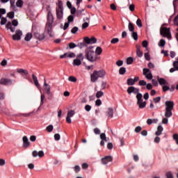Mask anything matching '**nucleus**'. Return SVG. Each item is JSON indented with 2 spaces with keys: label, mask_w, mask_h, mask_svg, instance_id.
<instances>
[{
  "label": "nucleus",
  "mask_w": 178,
  "mask_h": 178,
  "mask_svg": "<svg viewBox=\"0 0 178 178\" xmlns=\"http://www.w3.org/2000/svg\"><path fill=\"white\" fill-rule=\"evenodd\" d=\"M60 59H63V58H76V54L73 52L71 53H65L63 55L60 56Z\"/></svg>",
  "instance_id": "15"
},
{
  "label": "nucleus",
  "mask_w": 178,
  "mask_h": 178,
  "mask_svg": "<svg viewBox=\"0 0 178 178\" xmlns=\"http://www.w3.org/2000/svg\"><path fill=\"white\" fill-rule=\"evenodd\" d=\"M23 140V147L24 148H29V147H30V142L29 141V138H27V136H24L22 138Z\"/></svg>",
  "instance_id": "16"
},
{
  "label": "nucleus",
  "mask_w": 178,
  "mask_h": 178,
  "mask_svg": "<svg viewBox=\"0 0 178 178\" xmlns=\"http://www.w3.org/2000/svg\"><path fill=\"white\" fill-rule=\"evenodd\" d=\"M46 130L48 131V133H52L54 130V125L50 124L46 127Z\"/></svg>",
  "instance_id": "31"
},
{
  "label": "nucleus",
  "mask_w": 178,
  "mask_h": 178,
  "mask_svg": "<svg viewBox=\"0 0 178 178\" xmlns=\"http://www.w3.org/2000/svg\"><path fill=\"white\" fill-rule=\"evenodd\" d=\"M169 90H170V88L168 86V85H165L163 86V91L164 92H166V91H169Z\"/></svg>",
  "instance_id": "53"
},
{
  "label": "nucleus",
  "mask_w": 178,
  "mask_h": 178,
  "mask_svg": "<svg viewBox=\"0 0 178 178\" xmlns=\"http://www.w3.org/2000/svg\"><path fill=\"white\" fill-rule=\"evenodd\" d=\"M95 54H96L97 56H98V55H101L102 54V48L97 47L96 48Z\"/></svg>",
  "instance_id": "26"
},
{
  "label": "nucleus",
  "mask_w": 178,
  "mask_h": 178,
  "mask_svg": "<svg viewBox=\"0 0 178 178\" xmlns=\"http://www.w3.org/2000/svg\"><path fill=\"white\" fill-rule=\"evenodd\" d=\"M153 101H154V104H158L159 102H161V97H157L156 98H154Z\"/></svg>",
  "instance_id": "55"
},
{
  "label": "nucleus",
  "mask_w": 178,
  "mask_h": 178,
  "mask_svg": "<svg viewBox=\"0 0 178 178\" xmlns=\"http://www.w3.org/2000/svg\"><path fill=\"white\" fill-rule=\"evenodd\" d=\"M126 74V68L124 67H122L119 70V74L123 75Z\"/></svg>",
  "instance_id": "32"
},
{
  "label": "nucleus",
  "mask_w": 178,
  "mask_h": 178,
  "mask_svg": "<svg viewBox=\"0 0 178 178\" xmlns=\"http://www.w3.org/2000/svg\"><path fill=\"white\" fill-rule=\"evenodd\" d=\"M131 37L135 41H137V40H138V34L137 33V32L133 31L131 33Z\"/></svg>",
  "instance_id": "29"
},
{
  "label": "nucleus",
  "mask_w": 178,
  "mask_h": 178,
  "mask_svg": "<svg viewBox=\"0 0 178 178\" xmlns=\"http://www.w3.org/2000/svg\"><path fill=\"white\" fill-rule=\"evenodd\" d=\"M69 81H72V83H76L77 81V79L73 76H70L68 78Z\"/></svg>",
  "instance_id": "41"
},
{
  "label": "nucleus",
  "mask_w": 178,
  "mask_h": 178,
  "mask_svg": "<svg viewBox=\"0 0 178 178\" xmlns=\"http://www.w3.org/2000/svg\"><path fill=\"white\" fill-rule=\"evenodd\" d=\"M167 178H173V175H172V172H168L166 173Z\"/></svg>",
  "instance_id": "64"
},
{
  "label": "nucleus",
  "mask_w": 178,
  "mask_h": 178,
  "mask_svg": "<svg viewBox=\"0 0 178 178\" xmlns=\"http://www.w3.org/2000/svg\"><path fill=\"white\" fill-rule=\"evenodd\" d=\"M91 108L92 107L89 104L85 106V111H86V112H90V111H91Z\"/></svg>",
  "instance_id": "56"
},
{
  "label": "nucleus",
  "mask_w": 178,
  "mask_h": 178,
  "mask_svg": "<svg viewBox=\"0 0 178 178\" xmlns=\"http://www.w3.org/2000/svg\"><path fill=\"white\" fill-rule=\"evenodd\" d=\"M102 165H108L109 162L113 161V157L112 156H106L101 159Z\"/></svg>",
  "instance_id": "11"
},
{
  "label": "nucleus",
  "mask_w": 178,
  "mask_h": 178,
  "mask_svg": "<svg viewBox=\"0 0 178 178\" xmlns=\"http://www.w3.org/2000/svg\"><path fill=\"white\" fill-rule=\"evenodd\" d=\"M160 34L163 37H168V40H172V34H170V29L163 27L160 29Z\"/></svg>",
  "instance_id": "5"
},
{
  "label": "nucleus",
  "mask_w": 178,
  "mask_h": 178,
  "mask_svg": "<svg viewBox=\"0 0 178 178\" xmlns=\"http://www.w3.org/2000/svg\"><path fill=\"white\" fill-rule=\"evenodd\" d=\"M162 131H163V127H162V125H159L157 127V131L155 133L156 136H161L162 134Z\"/></svg>",
  "instance_id": "22"
},
{
  "label": "nucleus",
  "mask_w": 178,
  "mask_h": 178,
  "mask_svg": "<svg viewBox=\"0 0 178 178\" xmlns=\"http://www.w3.org/2000/svg\"><path fill=\"white\" fill-rule=\"evenodd\" d=\"M17 73H24V74L27 75L29 74V72L24 69H19L17 70Z\"/></svg>",
  "instance_id": "39"
},
{
  "label": "nucleus",
  "mask_w": 178,
  "mask_h": 178,
  "mask_svg": "<svg viewBox=\"0 0 178 178\" xmlns=\"http://www.w3.org/2000/svg\"><path fill=\"white\" fill-rule=\"evenodd\" d=\"M54 140L59 141V140H60V135L59 134H54Z\"/></svg>",
  "instance_id": "54"
},
{
  "label": "nucleus",
  "mask_w": 178,
  "mask_h": 178,
  "mask_svg": "<svg viewBox=\"0 0 178 178\" xmlns=\"http://www.w3.org/2000/svg\"><path fill=\"white\" fill-rule=\"evenodd\" d=\"M142 45H143V48H147L148 47V41L144 40L142 42Z\"/></svg>",
  "instance_id": "58"
},
{
  "label": "nucleus",
  "mask_w": 178,
  "mask_h": 178,
  "mask_svg": "<svg viewBox=\"0 0 178 178\" xmlns=\"http://www.w3.org/2000/svg\"><path fill=\"white\" fill-rule=\"evenodd\" d=\"M165 44H166V42L165 41V40L161 39L160 40L159 46L160 47H165Z\"/></svg>",
  "instance_id": "57"
},
{
  "label": "nucleus",
  "mask_w": 178,
  "mask_h": 178,
  "mask_svg": "<svg viewBox=\"0 0 178 178\" xmlns=\"http://www.w3.org/2000/svg\"><path fill=\"white\" fill-rule=\"evenodd\" d=\"M101 97H104V92H102V91H98V92L96 93V97H97V98H101Z\"/></svg>",
  "instance_id": "43"
},
{
  "label": "nucleus",
  "mask_w": 178,
  "mask_h": 178,
  "mask_svg": "<svg viewBox=\"0 0 178 178\" xmlns=\"http://www.w3.org/2000/svg\"><path fill=\"white\" fill-rule=\"evenodd\" d=\"M134 62L133 57H129L127 58V65H131Z\"/></svg>",
  "instance_id": "34"
},
{
  "label": "nucleus",
  "mask_w": 178,
  "mask_h": 178,
  "mask_svg": "<svg viewBox=\"0 0 178 178\" xmlns=\"http://www.w3.org/2000/svg\"><path fill=\"white\" fill-rule=\"evenodd\" d=\"M139 86H147V82L144 80H140L139 81Z\"/></svg>",
  "instance_id": "62"
},
{
  "label": "nucleus",
  "mask_w": 178,
  "mask_h": 178,
  "mask_svg": "<svg viewBox=\"0 0 178 178\" xmlns=\"http://www.w3.org/2000/svg\"><path fill=\"white\" fill-rule=\"evenodd\" d=\"M137 105H138L140 109H144L147 106V102H143V94L138 93L136 94Z\"/></svg>",
  "instance_id": "4"
},
{
  "label": "nucleus",
  "mask_w": 178,
  "mask_h": 178,
  "mask_svg": "<svg viewBox=\"0 0 178 178\" xmlns=\"http://www.w3.org/2000/svg\"><path fill=\"white\" fill-rule=\"evenodd\" d=\"M77 31H79V27L77 26H74L72 30H71V33L72 34H76V33H77Z\"/></svg>",
  "instance_id": "46"
},
{
  "label": "nucleus",
  "mask_w": 178,
  "mask_h": 178,
  "mask_svg": "<svg viewBox=\"0 0 178 178\" xmlns=\"http://www.w3.org/2000/svg\"><path fill=\"white\" fill-rule=\"evenodd\" d=\"M172 138L176 141V143L178 145V134H174Z\"/></svg>",
  "instance_id": "59"
},
{
  "label": "nucleus",
  "mask_w": 178,
  "mask_h": 178,
  "mask_svg": "<svg viewBox=\"0 0 178 178\" xmlns=\"http://www.w3.org/2000/svg\"><path fill=\"white\" fill-rule=\"evenodd\" d=\"M33 38V35L30 33H28L25 38H24V40L27 42L30 41V40H31V38Z\"/></svg>",
  "instance_id": "27"
},
{
  "label": "nucleus",
  "mask_w": 178,
  "mask_h": 178,
  "mask_svg": "<svg viewBox=\"0 0 178 178\" xmlns=\"http://www.w3.org/2000/svg\"><path fill=\"white\" fill-rule=\"evenodd\" d=\"M105 74H106V72L104 70H94L93 73L90 75V81L92 83H95L98 79H104L105 77Z\"/></svg>",
  "instance_id": "2"
},
{
  "label": "nucleus",
  "mask_w": 178,
  "mask_h": 178,
  "mask_svg": "<svg viewBox=\"0 0 178 178\" xmlns=\"http://www.w3.org/2000/svg\"><path fill=\"white\" fill-rule=\"evenodd\" d=\"M73 65L74 66H80V65H81V60L79 58L74 59L73 61Z\"/></svg>",
  "instance_id": "24"
},
{
  "label": "nucleus",
  "mask_w": 178,
  "mask_h": 178,
  "mask_svg": "<svg viewBox=\"0 0 178 178\" xmlns=\"http://www.w3.org/2000/svg\"><path fill=\"white\" fill-rule=\"evenodd\" d=\"M76 47H77V45L76 44H74V42H70L69 43L70 49H73L76 48Z\"/></svg>",
  "instance_id": "48"
},
{
  "label": "nucleus",
  "mask_w": 178,
  "mask_h": 178,
  "mask_svg": "<svg viewBox=\"0 0 178 178\" xmlns=\"http://www.w3.org/2000/svg\"><path fill=\"white\" fill-rule=\"evenodd\" d=\"M174 24L178 26V15H177L174 19Z\"/></svg>",
  "instance_id": "63"
},
{
  "label": "nucleus",
  "mask_w": 178,
  "mask_h": 178,
  "mask_svg": "<svg viewBox=\"0 0 178 178\" xmlns=\"http://www.w3.org/2000/svg\"><path fill=\"white\" fill-rule=\"evenodd\" d=\"M8 17H9V19H13V17H15V12L12 11L10 12L7 14Z\"/></svg>",
  "instance_id": "44"
},
{
  "label": "nucleus",
  "mask_w": 178,
  "mask_h": 178,
  "mask_svg": "<svg viewBox=\"0 0 178 178\" xmlns=\"http://www.w3.org/2000/svg\"><path fill=\"white\" fill-rule=\"evenodd\" d=\"M34 37L39 40L40 41L42 40H45V35L44 33H40L38 32H35L34 33Z\"/></svg>",
  "instance_id": "14"
},
{
  "label": "nucleus",
  "mask_w": 178,
  "mask_h": 178,
  "mask_svg": "<svg viewBox=\"0 0 178 178\" xmlns=\"http://www.w3.org/2000/svg\"><path fill=\"white\" fill-rule=\"evenodd\" d=\"M32 79L33 80L35 86H36L38 88H40V83H38V79H37V76L34 75V74H32Z\"/></svg>",
  "instance_id": "21"
},
{
  "label": "nucleus",
  "mask_w": 178,
  "mask_h": 178,
  "mask_svg": "<svg viewBox=\"0 0 178 178\" xmlns=\"http://www.w3.org/2000/svg\"><path fill=\"white\" fill-rule=\"evenodd\" d=\"M106 115L108 118H113V108H108L107 111L106 112Z\"/></svg>",
  "instance_id": "20"
},
{
  "label": "nucleus",
  "mask_w": 178,
  "mask_h": 178,
  "mask_svg": "<svg viewBox=\"0 0 178 178\" xmlns=\"http://www.w3.org/2000/svg\"><path fill=\"white\" fill-rule=\"evenodd\" d=\"M54 23V15L51 11L48 12L47 14V21L46 24L45 30L47 31V34L51 36V33H52V24Z\"/></svg>",
  "instance_id": "3"
},
{
  "label": "nucleus",
  "mask_w": 178,
  "mask_h": 178,
  "mask_svg": "<svg viewBox=\"0 0 178 178\" xmlns=\"http://www.w3.org/2000/svg\"><path fill=\"white\" fill-rule=\"evenodd\" d=\"M74 170L75 173H79V172H80V170H81L80 165H75L74 167Z\"/></svg>",
  "instance_id": "51"
},
{
  "label": "nucleus",
  "mask_w": 178,
  "mask_h": 178,
  "mask_svg": "<svg viewBox=\"0 0 178 178\" xmlns=\"http://www.w3.org/2000/svg\"><path fill=\"white\" fill-rule=\"evenodd\" d=\"M23 0H17L16 2V6L17 8H22L23 7Z\"/></svg>",
  "instance_id": "28"
},
{
  "label": "nucleus",
  "mask_w": 178,
  "mask_h": 178,
  "mask_svg": "<svg viewBox=\"0 0 178 178\" xmlns=\"http://www.w3.org/2000/svg\"><path fill=\"white\" fill-rule=\"evenodd\" d=\"M84 40V42L87 44H95L97 43V38H95V37H92L91 38H88V37H85L83 38Z\"/></svg>",
  "instance_id": "9"
},
{
  "label": "nucleus",
  "mask_w": 178,
  "mask_h": 178,
  "mask_svg": "<svg viewBox=\"0 0 178 178\" xmlns=\"http://www.w3.org/2000/svg\"><path fill=\"white\" fill-rule=\"evenodd\" d=\"M142 129H143V128H141V127L138 126L135 128V132L140 133V131H141Z\"/></svg>",
  "instance_id": "60"
},
{
  "label": "nucleus",
  "mask_w": 178,
  "mask_h": 178,
  "mask_svg": "<svg viewBox=\"0 0 178 178\" xmlns=\"http://www.w3.org/2000/svg\"><path fill=\"white\" fill-rule=\"evenodd\" d=\"M76 47H79V48H80V49L84 48V47H87L86 42H84V39H83V42L81 43H78Z\"/></svg>",
  "instance_id": "33"
},
{
  "label": "nucleus",
  "mask_w": 178,
  "mask_h": 178,
  "mask_svg": "<svg viewBox=\"0 0 178 178\" xmlns=\"http://www.w3.org/2000/svg\"><path fill=\"white\" fill-rule=\"evenodd\" d=\"M22 35H23L22 31L17 30L15 34L13 35V40H14V41H20V40H22Z\"/></svg>",
  "instance_id": "8"
},
{
  "label": "nucleus",
  "mask_w": 178,
  "mask_h": 178,
  "mask_svg": "<svg viewBox=\"0 0 178 178\" xmlns=\"http://www.w3.org/2000/svg\"><path fill=\"white\" fill-rule=\"evenodd\" d=\"M127 92H128L129 95L131 94H138L140 92V89L134 86H130L127 88Z\"/></svg>",
  "instance_id": "7"
},
{
  "label": "nucleus",
  "mask_w": 178,
  "mask_h": 178,
  "mask_svg": "<svg viewBox=\"0 0 178 178\" xmlns=\"http://www.w3.org/2000/svg\"><path fill=\"white\" fill-rule=\"evenodd\" d=\"M6 22H8V19H6V18L2 17H1V22H0V24H1V26H3V24H6Z\"/></svg>",
  "instance_id": "49"
},
{
  "label": "nucleus",
  "mask_w": 178,
  "mask_h": 178,
  "mask_svg": "<svg viewBox=\"0 0 178 178\" xmlns=\"http://www.w3.org/2000/svg\"><path fill=\"white\" fill-rule=\"evenodd\" d=\"M143 76H145L147 80H152V73L149 72V69L143 68Z\"/></svg>",
  "instance_id": "10"
},
{
  "label": "nucleus",
  "mask_w": 178,
  "mask_h": 178,
  "mask_svg": "<svg viewBox=\"0 0 178 178\" xmlns=\"http://www.w3.org/2000/svg\"><path fill=\"white\" fill-rule=\"evenodd\" d=\"M57 10H63V3L62 1H58V8H56Z\"/></svg>",
  "instance_id": "35"
},
{
  "label": "nucleus",
  "mask_w": 178,
  "mask_h": 178,
  "mask_svg": "<svg viewBox=\"0 0 178 178\" xmlns=\"http://www.w3.org/2000/svg\"><path fill=\"white\" fill-rule=\"evenodd\" d=\"M136 25L138 26V27H139L140 29H141V27H143V22H141V19H138L136 21Z\"/></svg>",
  "instance_id": "47"
},
{
  "label": "nucleus",
  "mask_w": 178,
  "mask_h": 178,
  "mask_svg": "<svg viewBox=\"0 0 178 178\" xmlns=\"http://www.w3.org/2000/svg\"><path fill=\"white\" fill-rule=\"evenodd\" d=\"M22 116H24V118H29V116H31V115H35L34 113V111H32L29 113H22V114H20Z\"/></svg>",
  "instance_id": "37"
},
{
  "label": "nucleus",
  "mask_w": 178,
  "mask_h": 178,
  "mask_svg": "<svg viewBox=\"0 0 178 178\" xmlns=\"http://www.w3.org/2000/svg\"><path fill=\"white\" fill-rule=\"evenodd\" d=\"M56 17L58 20L63 19V10H56Z\"/></svg>",
  "instance_id": "18"
},
{
  "label": "nucleus",
  "mask_w": 178,
  "mask_h": 178,
  "mask_svg": "<svg viewBox=\"0 0 178 178\" xmlns=\"http://www.w3.org/2000/svg\"><path fill=\"white\" fill-rule=\"evenodd\" d=\"M175 59L176 60L173 63V67L175 70H178V58H176Z\"/></svg>",
  "instance_id": "38"
},
{
  "label": "nucleus",
  "mask_w": 178,
  "mask_h": 178,
  "mask_svg": "<svg viewBox=\"0 0 178 178\" xmlns=\"http://www.w3.org/2000/svg\"><path fill=\"white\" fill-rule=\"evenodd\" d=\"M93 47H88L85 51V58L89 62H97L98 59V56H97V53L92 50Z\"/></svg>",
  "instance_id": "1"
},
{
  "label": "nucleus",
  "mask_w": 178,
  "mask_h": 178,
  "mask_svg": "<svg viewBox=\"0 0 178 178\" xmlns=\"http://www.w3.org/2000/svg\"><path fill=\"white\" fill-rule=\"evenodd\" d=\"M74 17L73 15H69L67 17L68 23H72V22H74Z\"/></svg>",
  "instance_id": "45"
},
{
  "label": "nucleus",
  "mask_w": 178,
  "mask_h": 178,
  "mask_svg": "<svg viewBox=\"0 0 178 178\" xmlns=\"http://www.w3.org/2000/svg\"><path fill=\"white\" fill-rule=\"evenodd\" d=\"M128 29L129 31L132 33L133 31H134V24H133V23L131 22H129L128 25Z\"/></svg>",
  "instance_id": "30"
},
{
  "label": "nucleus",
  "mask_w": 178,
  "mask_h": 178,
  "mask_svg": "<svg viewBox=\"0 0 178 178\" xmlns=\"http://www.w3.org/2000/svg\"><path fill=\"white\" fill-rule=\"evenodd\" d=\"M117 66H123V60H119L116 62Z\"/></svg>",
  "instance_id": "61"
},
{
  "label": "nucleus",
  "mask_w": 178,
  "mask_h": 178,
  "mask_svg": "<svg viewBox=\"0 0 178 178\" xmlns=\"http://www.w3.org/2000/svg\"><path fill=\"white\" fill-rule=\"evenodd\" d=\"M172 115H173V113H172V110L165 109V118H172Z\"/></svg>",
  "instance_id": "25"
},
{
  "label": "nucleus",
  "mask_w": 178,
  "mask_h": 178,
  "mask_svg": "<svg viewBox=\"0 0 178 178\" xmlns=\"http://www.w3.org/2000/svg\"><path fill=\"white\" fill-rule=\"evenodd\" d=\"M157 81H159L160 86H168V84H169V83H168L165 79L159 78V76H157Z\"/></svg>",
  "instance_id": "17"
},
{
  "label": "nucleus",
  "mask_w": 178,
  "mask_h": 178,
  "mask_svg": "<svg viewBox=\"0 0 178 178\" xmlns=\"http://www.w3.org/2000/svg\"><path fill=\"white\" fill-rule=\"evenodd\" d=\"M127 86H134L136 84V82H134V79L132 78H129L127 80Z\"/></svg>",
  "instance_id": "23"
},
{
  "label": "nucleus",
  "mask_w": 178,
  "mask_h": 178,
  "mask_svg": "<svg viewBox=\"0 0 178 178\" xmlns=\"http://www.w3.org/2000/svg\"><path fill=\"white\" fill-rule=\"evenodd\" d=\"M165 109L169 111H173V108H175V102L172 101H166L165 102Z\"/></svg>",
  "instance_id": "12"
},
{
  "label": "nucleus",
  "mask_w": 178,
  "mask_h": 178,
  "mask_svg": "<svg viewBox=\"0 0 178 178\" xmlns=\"http://www.w3.org/2000/svg\"><path fill=\"white\" fill-rule=\"evenodd\" d=\"M73 116H74V111L71 110V111H68L67 117L73 118Z\"/></svg>",
  "instance_id": "42"
},
{
  "label": "nucleus",
  "mask_w": 178,
  "mask_h": 178,
  "mask_svg": "<svg viewBox=\"0 0 178 178\" xmlns=\"http://www.w3.org/2000/svg\"><path fill=\"white\" fill-rule=\"evenodd\" d=\"M118 42H119V38H113L111 40V44H118Z\"/></svg>",
  "instance_id": "50"
},
{
  "label": "nucleus",
  "mask_w": 178,
  "mask_h": 178,
  "mask_svg": "<svg viewBox=\"0 0 178 178\" xmlns=\"http://www.w3.org/2000/svg\"><path fill=\"white\" fill-rule=\"evenodd\" d=\"M76 59H79V60H83L84 56H83V54L80 53L76 56Z\"/></svg>",
  "instance_id": "52"
},
{
  "label": "nucleus",
  "mask_w": 178,
  "mask_h": 178,
  "mask_svg": "<svg viewBox=\"0 0 178 178\" xmlns=\"http://www.w3.org/2000/svg\"><path fill=\"white\" fill-rule=\"evenodd\" d=\"M15 83V80L8 79V78H1L0 79V84L2 86H12Z\"/></svg>",
  "instance_id": "6"
},
{
  "label": "nucleus",
  "mask_w": 178,
  "mask_h": 178,
  "mask_svg": "<svg viewBox=\"0 0 178 178\" xmlns=\"http://www.w3.org/2000/svg\"><path fill=\"white\" fill-rule=\"evenodd\" d=\"M44 86H45L44 88L45 92H47L48 95H51V86L47 83V82L45 81V79H44Z\"/></svg>",
  "instance_id": "19"
},
{
  "label": "nucleus",
  "mask_w": 178,
  "mask_h": 178,
  "mask_svg": "<svg viewBox=\"0 0 178 178\" xmlns=\"http://www.w3.org/2000/svg\"><path fill=\"white\" fill-rule=\"evenodd\" d=\"M100 138L102 140L100 142L101 147H105V143H108V139L106 138V135L105 133L100 134Z\"/></svg>",
  "instance_id": "13"
},
{
  "label": "nucleus",
  "mask_w": 178,
  "mask_h": 178,
  "mask_svg": "<svg viewBox=\"0 0 178 178\" xmlns=\"http://www.w3.org/2000/svg\"><path fill=\"white\" fill-rule=\"evenodd\" d=\"M109 87V85L105 81L102 82V90H105V88H107Z\"/></svg>",
  "instance_id": "40"
},
{
  "label": "nucleus",
  "mask_w": 178,
  "mask_h": 178,
  "mask_svg": "<svg viewBox=\"0 0 178 178\" xmlns=\"http://www.w3.org/2000/svg\"><path fill=\"white\" fill-rule=\"evenodd\" d=\"M83 12H84V9L82 10H78L76 13V16L77 17H80V16H82Z\"/></svg>",
  "instance_id": "36"
}]
</instances>
